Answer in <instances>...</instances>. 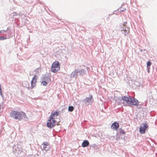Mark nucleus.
Instances as JSON below:
<instances>
[{
    "label": "nucleus",
    "instance_id": "19",
    "mask_svg": "<svg viewBox=\"0 0 157 157\" xmlns=\"http://www.w3.org/2000/svg\"><path fill=\"white\" fill-rule=\"evenodd\" d=\"M51 71L53 72L56 73L59 69H58L57 68H56V67L52 66H51Z\"/></svg>",
    "mask_w": 157,
    "mask_h": 157
},
{
    "label": "nucleus",
    "instance_id": "8",
    "mask_svg": "<svg viewBox=\"0 0 157 157\" xmlns=\"http://www.w3.org/2000/svg\"><path fill=\"white\" fill-rule=\"evenodd\" d=\"M130 105L137 106L139 105V102L138 100L132 96L130 100Z\"/></svg>",
    "mask_w": 157,
    "mask_h": 157
},
{
    "label": "nucleus",
    "instance_id": "23",
    "mask_svg": "<svg viewBox=\"0 0 157 157\" xmlns=\"http://www.w3.org/2000/svg\"><path fill=\"white\" fill-rule=\"evenodd\" d=\"M48 82L44 80L42 81L41 83L43 84L44 86H46L48 84Z\"/></svg>",
    "mask_w": 157,
    "mask_h": 157
},
{
    "label": "nucleus",
    "instance_id": "13",
    "mask_svg": "<svg viewBox=\"0 0 157 157\" xmlns=\"http://www.w3.org/2000/svg\"><path fill=\"white\" fill-rule=\"evenodd\" d=\"M48 143L47 142H43L42 144V145H43V147H41L42 150H46L47 151H48L49 150V147L48 149H46L48 146Z\"/></svg>",
    "mask_w": 157,
    "mask_h": 157
},
{
    "label": "nucleus",
    "instance_id": "3",
    "mask_svg": "<svg viewBox=\"0 0 157 157\" xmlns=\"http://www.w3.org/2000/svg\"><path fill=\"white\" fill-rule=\"evenodd\" d=\"M49 119L47 123V126L48 128H53L55 125L56 121L55 119Z\"/></svg>",
    "mask_w": 157,
    "mask_h": 157
},
{
    "label": "nucleus",
    "instance_id": "15",
    "mask_svg": "<svg viewBox=\"0 0 157 157\" xmlns=\"http://www.w3.org/2000/svg\"><path fill=\"white\" fill-rule=\"evenodd\" d=\"M52 66L56 68H57L58 69H60V65L59 62L58 61H55L52 64Z\"/></svg>",
    "mask_w": 157,
    "mask_h": 157
},
{
    "label": "nucleus",
    "instance_id": "34",
    "mask_svg": "<svg viewBox=\"0 0 157 157\" xmlns=\"http://www.w3.org/2000/svg\"><path fill=\"white\" fill-rule=\"evenodd\" d=\"M112 15V14H109V16H110Z\"/></svg>",
    "mask_w": 157,
    "mask_h": 157
},
{
    "label": "nucleus",
    "instance_id": "21",
    "mask_svg": "<svg viewBox=\"0 0 157 157\" xmlns=\"http://www.w3.org/2000/svg\"><path fill=\"white\" fill-rule=\"evenodd\" d=\"M119 130L120 133L121 134H122L123 135L125 134V132L123 129H122L121 128H120Z\"/></svg>",
    "mask_w": 157,
    "mask_h": 157
},
{
    "label": "nucleus",
    "instance_id": "5",
    "mask_svg": "<svg viewBox=\"0 0 157 157\" xmlns=\"http://www.w3.org/2000/svg\"><path fill=\"white\" fill-rule=\"evenodd\" d=\"M22 149L21 146H19L18 144L14 145L13 147V152L14 154L16 153L18 154L19 153H20Z\"/></svg>",
    "mask_w": 157,
    "mask_h": 157
},
{
    "label": "nucleus",
    "instance_id": "9",
    "mask_svg": "<svg viewBox=\"0 0 157 157\" xmlns=\"http://www.w3.org/2000/svg\"><path fill=\"white\" fill-rule=\"evenodd\" d=\"M38 78V77L36 75H35L31 81V89L34 88L36 85V82L37 79Z\"/></svg>",
    "mask_w": 157,
    "mask_h": 157
},
{
    "label": "nucleus",
    "instance_id": "14",
    "mask_svg": "<svg viewBox=\"0 0 157 157\" xmlns=\"http://www.w3.org/2000/svg\"><path fill=\"white\" fill-rule=\"evenodd\" d=\"M22 86L25 87H27L28 90L31 89V86H29V83L28 81H24L22 83Z\"/></svg>",
    "mask_w": 157,
    "mask_h": 157
},
{
    "label": "nucleus",
    "instance_id": "11",
    "mask_svg": "<svg viewBox=\"0 0 157 157\" xmlns=\"http://www.w3.org/2000/svg\"><path fill=\"white\" fill-rule=\"evenodd\" d=\"M76 71H77V74L78 75H83L86 72V71L85 70L80 68H78L76 69Z\"/></svg>",
    "mask_w": 157,
    "mask_h": 157
},
{
    "label": "nucleus",
    "instance_id": "27",
    "mask_svg": "<svg viewBox=\"0 0 157 157\" xmlns=\"http://www.w3.org/2000/svg\"><path fill=\"white\" fill-rule=\"evenodd\" d=\"M35 72L36 73V74H39L40 73V72H39V68H36L35 70Z\"/></svg>",
    "mask_w": 157,
    "mask_h": 157
},
{
    "label": "nucleus",
    "instance_id": "22",
    "mask_svg": "<svg viewBox=\"0 0 157 157\" xmlns=\"http://www.w3.org/2000/svg\"><path fill=\"white\" fill-rule=\"evenodd\" d=\"M90 146L93 147L95 148L96 149H97L98 148V147L97 145L95 144L90 145Z\"/></svg>",
    "mask_w": 157,
    "mask_h": 157
},
{
    "label": "nucleus",
    "instance_id": "1",
    "mask_svg": "<svg viewBox=\"0 0 157 157\" xmlns=\"http://www.w3.org/2000/svg\"><path fill=\"white\" fill-rule=\"evenodd\" d=\"M10 116L13 118L19 121L23 120L27 121L29 119L25 113L23 111H12L10 113Z\"/></svg>",
    "mask_w": 157,
    "mask_h": 157
},
{
    "label": "nucleus",
    "instance_id": "2",
    "mask_svg": "<svg viewBox=\"0 0 157 157\" xmlns=\"http://www.w3.org/2000/svg\"><path fill=\"white\" fill-rule=\"evenodd\" d=\"M127 24L126 21L124 23L120 26L119 29V31H123L124 34L125 36H126L129 33V28L126 25V24Z\"/></svg>",
    "mask_w": 157,
    "mask_h": 157
},
{
    "label": "nucleus",
    "instance_id": "10",
    "mask_svg": "<svg viewBox=\"0 0 157 157\" xmlns=\"http://www.w3.org/2000/svg\"><path fill=\"white\" fill-rule=\"evenodd\" d=\"M59 111H52L51 113L49 118H51V119H55V117H57L59 115Z\"/></svg>",
    "mask_w": 157,
    "mask_h": 157
},
{
    "label": "nucleus",
    "instance_id": "7",
    "mask_svg": "<svg viewBox=\"0 0 157 157\" xmlns=\"http://www.w3.org/2000/svg\"><path fill=\"white\" fill-rule=\"evenodd\" d=\"M131 96H123L121 97V99L125 102L128 105L127 106H129L130 105V100L131 98Z\"/></svg>",
    "mask_w": 157,
    "mask_h": 157
},
{
    "label": "nucleus",
    "instance_id": "16",
    "mask_svg": "<svg viewBox=\"0 0 157 157\" xmlns=\"http://www.w3.org/2000/svg\"><path fill=\"white\" fill-rule=\"evenodd\" d=\"M89 145V141L86 140H84L82 144V146L83 147H86Z\"/></svg>",
    "mask_w": 157,
    "mask_h": 157
},
{
    "label": "nucleus",
    "instance_id": "24",
    "mask_svg": "<svg viewBox=\"0 0 157 157\" xmlns=\"http://www.w3.org/2000/svg\"><path fill=\"white\" fill-rule=\"evenodd\" d=\"M0 95H1V97L2 98H3L4 96L2 94V89H1V85H0Z\"/></svg>",
    "mask_w": 157,
    "mask_h": 157
},
{
    "label": "nucleus",
    "instance_id": "37",
    "mask_svg": "<svg viewBox=\"0 0 157 157\" xmlns=\"http://www.w3.org/2000/svg\"><path fill=\"white\" fill-rule=\"evenodd\" d=\"M140 107H139V109H140Z\"/></svg>",
    "mask_w": 157,
    "mask_h": 157
},
{
    "label": "nucleus",
    "instance_id": "4",
    "mask_svg": "<svg viewBox=\"0 0 157 157\" xmlns=\"http://www.w3.org/2000/svg\"><path fill=\"white\" fill-rule=\"evenodd\" d=\"M94 101V99L92 95H90L89 97H86L83 100V102L87 105H91Z\"/></svg>",
    "mask_w": 157,
    "mask_h": 157
},
{
    "label": "nucleus",
    "instance_id": "38",
    "mask_svg": "<svg viewBox=\"0 0 157 157\" xmlns=\"http://www.w3.org/2000/svg\"><path fill=\"white\" fill-rule=\"evenodd\" d=\"M140 107H139V109H140Z\"/></svg>",
    "mask_w": 157,
    "mask_h": 157
},
{
    "label": "nucleus",
    "instance_id": "17",
    "mask_svg": "<svg viewBox=\"0 0 157 157\" xmlns=\"http://www.w3.org/2000/svg\"><path fill=\"white\" fill-rule=\"evenodd\" d=\"M42 79L45 81H46L48 82H50L51 81V78L49 77L48 75L47 74L44 75L42 77Z\"/></svg>",
    "mask_w": 157,
    "mask_h": 157
},
{
    "label": "nucleus",
    "instance_id": "18",
    "mask_svg": "<svg viewBox=\"0 0 157 157\" xmlns=\"http://www.w3.org/2000/svg\"><path fill=\"white\" fill-rule=\"evenodd\" d=\"M78 75L77 74V71H76V69H75L74 71L72 72L71 74L70 77L71 78H73L75 76L76 77Z\"/></svg>",
    "mask_w": 157,
    "mask_h": 157
},
{
    "label": "nucleus",
    "instance_id": "30",
    "mask_svg": "<svg viewBox=\"0 0 157 157\" xmlns=\"http://www.w3.org/2000/svg\"><path fill=\"white\" fill-rule=\"evenodd\" d=\"M29 40H30V38H29H29L27 39V42L28 43H29Z\"/></svg>",
    "mask_w": 157,
    "mask_h": 157
},
{
    "label": "nucleus",
    "instance_id": "33",
    "mask_svg": "<svg viewBox=\"0 0 157 157\" xmlns=\"http://www.w3.org/2000/svg\"><path fill=\"white\" fill-rule=\"evenodd\" d=\"M126 10V9H124L123 10H121V11H123L124 10Z\"/></svg>",
    "mask_w": 157,
    "mask_h": 157
},
{
    "label": "nucleus",
    "instance_id": "28",
    "mask_svg": "<svg viewBox=\"0 0 157 157\" xmlns=\"http://www.w3.org/2000/svg\"><path fill=\"white\" fill-rule=\"evenodd\" d=\"M8 29H7L6 30H2L1 31H0V33H3L4 32H6L7 31Z\"/></svg>",
    "mask_w": 157,
    "mask_h": 157
},
{
    "label": "nucleus",
    "instance_id": "12",
    "mask_svg": "<svg viewBox=\"0 0 157 157\" xmlns=\"http://www.w3.org/2000/svg\"><path fill=\"white\" fill-rule=\"evenodd\" d=\"M119 125L118 123L115 122L111 125V128L114 130H117L119 128Z\"/></svg>",
    "mask_w": 157,
    "mask_h": 157
},
{
    "label": "nucleus",
    "instance_id": "25",
    "mask_svg": "<svg viewBox=\"0 0 157 157\" xmlns=\"http://www.w3.org/2000/svg\"><path fill=\"white\" fill-rule=\"evenodd\" d=\"M151 62L150 61H148L147 62V67H150L151 65Z\"/></svg>",
    "mask_w": 157,
    "mask_h": 157
},
{
    "label": "nucleus",
    "instance_id": "32",
    "mask_svg": "<svg viewBox=\"0 0 157 157\" xmlns=\"http://www.w3.org/2000/svg\"><path fill=\"white\" fill-rule=\"evenodd\" d=\"M149 92L150 94H151L152 92L151 90H150Z\"/></svg>",
    "mask_w": 157,
    "mask_h": 157
},
{
    "label": "nucleus",
    "instance_id": "36",
    "mask_svg": "<svg viewBox=\"0 0 157 157\" xmlns=\"http://www.w3.org/2000/svg\"><path fill=\"white\" fill-rule=\"evenodd\" d=\"M109 17H108L107 18V20H108V19H109Z\"/></svg>",
    "mask_w": 157,
    "mask_h": 157
},
{
    "label": "nucleus",
    "instance_id": "31",
    "mask_svg": "<svg viewBox=\"0 0 157 157\" xmlns=\"http://www.w3.org/2000/svg\"><path fill=\"white\" fill-rule=\"evenodd\" d=\"M116 11H114L112 13V14H115V12Z\"/></svg>",
    "mask_w": 157,
    "mask_h": 157
},
{
    "label": "nucleus",
    "instance_id": "29",
    "mask_svg": "<svg viewBox=\"0 0 157 157\" xmlns=\"http://www.w3.org/2000/svg\"><path fill=\"white\" fill-rule=\"evenodd\" d=\"M147 72L149 73V70H150V67H147Z\"/></svg>",
    "mask_w": 157,
    "mask_h": 157
},
{
    "label": "nucleus",
    "instance_id": "35",
    "mask_svg": "<svg viewBox=\"0 0 157 157\" xmlns=\"http://www.w3.org/2000/svg\"><path fill=\"white\" fill-rule=\"evenodd\" d=\"M142 51H143V50H142L141 49V50H140V52H142Z\"/></svg>",
    "mask_w": 157,
    "mask_h": 157
},
{
    "label": "nucleus",
    "instance_id": "26",
    "mask_svg": "<svg viewBox=\"0 0 157 157\" xmlns=\"http://www.w3.org/2000/svg\"><path fill=\"white\" fill-rule=\"evenodd\" d=\"M7 38L5 36H0V40H3L6 39Z\"/></svg>",
    "mask_w": 157,
    "mask_h": 157
},
{
    "label": "nucleus",
    "instance_id": "20",
    "mask_svg": "<svg viewBox=\"0 0 157 157\" xmlns=\"http://www.w3.org/2000/svg\"><path fill=\"white\" fill-rule=\"evenodd\" d=\"M74 109V107L72 106H70L68 108V111L69 112H72Z\"/></svg>",
    "mask_w": 157,
    "mask_h": 157
},
{
    "label": "nucleus",
    "instance_id": "6",
    "mask_svg": "<svg viewBox=\"0 0 157 157\" xmlns=\"http://www.w3.org/2000/svg\"><path fill=\"white\" fill-rule=\"evenodd\" d=\"M148 127V125L146 123H143V126L141 125L139 128V132L140 133L144 134Z\"/></svg>",
    "mask_w": 157,
    "mask_h": 157
}]
</instances>
